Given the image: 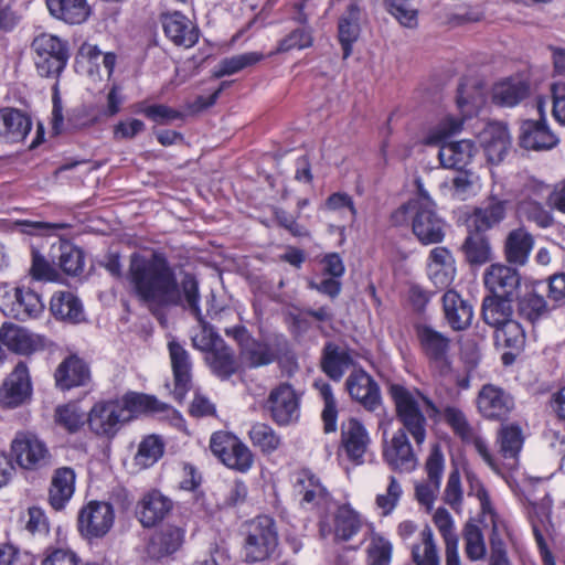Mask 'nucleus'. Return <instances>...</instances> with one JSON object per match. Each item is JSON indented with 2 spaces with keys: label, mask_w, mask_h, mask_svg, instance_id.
<instances>
[{
  "label": "nucleus",
  "mask_w": 565,
  "mask_h": 565,
  "mask_svg": "<svg viewBox=\"0 0 565 565\" xmlns=\"http://www.w3.org/2000/svg\"><path fill=\"white\" fill-rule=\"evenodd\" d=\"M445 321L455 331H462L471 326L473 306L458 291L448 289L441 297Z\"/></svg>",
  "instance_id": "nucleus-29"
},
{
  "label": "nucleus",
  "mask_w": 565,
  "mask_h": 565,
  "mask_svg": "<svg viewBox=\"0 0 565 565\" xmlns=\"http://www.w3.org/2000/svg\"><path fill=\"white\" fill-rule=\"evenodd\" d=\"M370 444V435L361 422L350 418L342 423L340 450L352 463L360 466L365 462Z\"/></svg>",
  "instance_id": "nucleus-20"
},
{
  "label": "nucleus",
  "mask_w": 565,
  "mask_h": 565,
  "mask_svg": "<svg viewBox=\"0 0 565 565\" xmlns=\"http://www.w3.org/2000/svg\"><path fill=\"white\" fill-rule=\"evenodd\" d=\"M516 213L540 228H548L555 222L553 213L540 201H518Z\"/></svg>",
  "instance_id": "nucleus-54"
},
{
  "label": "nucleus",
  "mask_w": 565,
  "mask_h": 565,
  "mask_svg": "<svg viewBox=\"0 0 565 565\" xmlns=\"http://www.w3.org/2000/svg\"><path fill=\"white\" fill-rule=\"evenodd\" d=\"M403 493L399 480L394 476H390L385 491L377 493L375 497V505L380 510V514L382 516L391 515L399 504Z\"/></svg>",
  "instance_id": "nucleus-56"
},
{
  "label": "nucleus",
  "mask_w": 565,
  "mask_h": 565,
  "mask_svg": "<svg viewBox=\"0 0 565 565\" xmlns=\"http://www.w3.org/2000/svg\"><path fill=\"white\" fill-rule=\"evenodd\" d=\"M318 525L322 537L333 536L335 542H349L362 530L364 520L351 504L343 503L331 515H320Z\"/></svg>",
  "instance_id": "nucleus-11"
},
{
  "label": "nucleus",
  "mask_w": 565,
  "mask_h": 565,
  "mask_svg": "<svg viewBox=\"0 0 565 565\" xmlns=\"http://www.w3.org/2000/svg\"><path fill=\"white\" fill-rule=\"evenodd\" d=\"M519 315L530 322H535L547 313V303L535 290L526 291L518 302Z\"/></svg>",
  "instance_id": "nucleus-57"
},
{
  "label": "nucleus",
  "mask_w": 565,
  "mask_h": 565,
  "mask_svg": "<svg viewBox=\"0 0 565 565\" xmlns=\"http://www.w3.org/2000/svg\"><path fill=\"white\" fill-rule=\"evenodd\" d=\"M313 44V35L312 30L309 26H300L291 32H289L286 36H284L277 44L275 51H273L269 56L280 53H286L292 50H305Z\"/></svg>",
  "instance_id": "nucleus-55"
},
{
  "label": "nucleus",
  "mask_w": 565,
  "mask_h": 565,
  "mask_svg": "<svg viewBox=\"0 0 565 565\" xmlns=\"http://www.w3.org/2000/svg\"><path fill=\"white\" fill-rule=\"evenodd\" d=\"M43 309L41 297L24 286L17 287L13 295H7L2 302L3 313L18 320L36 317Z\"/></svg>",
  "instance_id": "nucleus-22"
},
{
  "label": "nucleus",
  "mask_w": 565,
  "mask_h": 565,
  "mask_svg": "<svg viewBox=\"0 0 565 565\" xmlns=\"http://www.w3.org/2000/svg\"><path fill=\"white\" fill-rule=\"evenodd\" d=\"M463 249L466 257L470 264H484L490 259L491 249L488 239L475 234L467 237Z\"/></svg>",
  "instance_id": "nucleus-62"
},
{
  "label": "nucleus",
  "mask_w": 565,
  "mask_h": 565,
  "mask_svg": "<svg viewBox=\"0 0 565 565\" xmlns=\"http://www.w3.org/2000/svg\"><path fill=\"white\" fill-rule=\"evenodd\" d=\"M497 443L500 455L505 460L504 466L508 470H514L524 443L522 428L518 424L502 425L498 431Z\"/></svg>",
  "instance_id": "nucleus-36"
},
{
  "label": "nucleus",
  "mask_w": 565,
  "mask_h": 565,
  "mask_svg": "<svg viewBox=\"0 0 565 565\" xmlns=\"http://www.w3.org/2000/svg\"><path fill=\"white\" fill-rule=\"evenodd\" d=\"M31 47L38 74L57 79L70 58L67 43L53 34L42 33L34 38Z\"/></svg>",
  "instance_id": "nucleus-7"
},
{
  "label": "nucleus",
  "mask_w": 565,
  "mask_h": 565,
  "mask_svg": "<svg viewBox=\"0 0 565 565\" xmlns=\"http://www.w3.org/2000/svg\"><path fill=\"white\" fill-rule=\"evenodd\" d=\"M350 396L366 409L374 411L381 403L380 390L374 380L364 371H353L347 379Z\"/></svg>",
  "instance_id": "nucleus-34"
},
{
  "label": "nucleus",
  "mask_w": 565,
  "mask_h": 565,
  "mask_svg": "<svg viewBox=\"0 0 565 565\" xmlns=\"http://www.w3.org/2000/svg\"><path fill=\"white\" fill-rule=\"evenodd\" d=\"M265 58L260 52H245L242 54L233 55L223 58L213 70V76L221 78L230 76L243 71L246 67L253 66Z\"/></svg>",
  "instance_id": "nucleus-52"
},
{
  "label": "nucleus",
  "mask_w": 565,
  "mask_h": 565,
  "mask_svg": "<svg viewBox=\"0 0 565 565\" xmlns=\"http://www.w3.org/2000/svg\"><path fill=\"white\" fill-rule=\"evenodd\" d=\"M366 565H390L393 545L387 537L375 531L370 524L367 531Z\"/></svg>",
  "instance_id": "nucleus-48"
},
{
  "label": "nucleus",
  "mask_w": 565,
  "mask_h": 565,
  "mask_svg": "<svg viewBox=\"0 0 565 565\" xmlns=\"http://www.w3.org/2000/svg\"><path fill=\"white\" fill-rule=\"evenodd\" d=\"M495 339L507 348L518 349L523 345L525 334L522 326L518 321L510 319L495 329Z\"/></svg>",
  "instance_id": "nucleus-63"
},
{
  "label": "nucleus",
  "mask_w": 565,
  "mask_h": 565,
  "mask_svg": "<svg viewBox=\"0 0 565 565\" xmlns=\"http://www.w3.org/2000/svg\"><path fill=\"white\" fill-rule=\"evenodd\" d=\"M168 350L174 379L173 396L179 402H182L192 385L191 356L177 340L169 341Z\"/></svg>",
  "instance_id": "nucleus-21"
},
{
  "label": "nucleus",
  "mask_w": 565,
  "mask_h": 565,
  "mask_svg": "<svg viewBox=\"0 0 565 565\" xmlns=\"http://www.w3.org/2000/svg\"><path fill=\"white\" fill-rule=\"evenodd\" d=\"M31 128V119L21 110L11 107L0 109V138L7 142L23 141Z\"/></svg>",
  "instance_id": "nucleus-35"
},
{
  "label": "nucleus",
  "mask_w": 565,
  "mask_h": 565,
  "mask_svg": "<svg viewBox=\"0 0 565 565\" xmlns=\"http://www.w3.org/2000/svg\"><path fill=\"white\" fill-rule=\"evenodd\" d=\"M171 499L158 490L146 493L137 504L136 515L145 527H151L161 522L172 510Z\"/></svg>",
  "instance_id": "nucleus-33"
},
{
  "label": "nucleus",
  "mask_w": 565,
  "mask_h": 565,
  "mask_svg": "<svg viewBox=\"0 0 565 565\" xmlns=\"http://www.w3.org/2000/svg\"><path fill=\"white\" fill-rule=\"evenodd\" d=\"M138 114L145 115L148 119L157 124H168L181 118V113L162 104L149 105L145 102L138 103L136 106Z\"/></svg>",
  "instance_id": "nucleus-64"
},
{
  "label": "nucleus",
  "mask_w": 565,
  "mask_h": 565,
  "mask_svg": "<svg viewBox=\"0 0 565 565\" xmlns=\"http://www.w3.org/2000/svg\"><path fill=\"white\" fill-rule=\"evenodd\" d=\"M11 459L23 470L39 471L52 465L46 443L31 431H18L10 445Z\"/></svg>",
  "instance_id": "nucleus-8"
},
{
  "label": "nucleus",
  "mask_w": 565,
  "mask_h": 565,
  "mask_svg": "<svg viewBox=\"0 0 565 565\" xmlns=\"http://www.w3.org/2000/svg\"><path fill=\"white\" fill-rule=\"evenodd\" d=\"M115 523L113 505L106 501H89L78 512L77 527L88 540L104 537Z\"/></svg>",
  "instance_id": "nucleus-14"
},
{
  "label": "nucleus",
  "mask_w": 565,
  "mask_h": 565,
  "mask_svg": "<svg viewBox=\"0 0 565 565\" xmlns=\"http://www.w3.org/2000/svg\"><path fill=\"white\" fill-rule=\"evenodd\" d=\"M392 223L396 226L412 224V232L423 245L439 244L445 238V221L429 202L404 203L392 213Z\"/></svg>",
  "instance_id": "nucleus-4"
},
{
  "label": "nucleus",
  "mask_w": 565,
  "mask_h": 565,
  "mask_svg": "<svg viewBox=\"0 0 565 565\" xmlns=\"http://www.w3.org/2000/svg\"><path fill=\"white\" fill-rule=\"evenodd\" d=\"M463 550L471 562L483 561L487 556V543L482 529L475 522L468 521L462 529Z\"/></svg>",
  "instance_id": "nucleus-50"
},
{
  "label": "nucleus",
  "mask_w": 565,
  "mask_h": 565,
  "mask_svg": "<svg viewBox=\"0 0 565 565\" xmlns=\"http://www.w3.org/2000/svg\"><path fill=\"white\" fill-rule=\"evenodd\" d=\"M129 420L125 406L119 401H99L87 413L89 430L103 438L113 439L122 425Z\"/></svg>",
  "instance_id": "nucleus-13"
},
{
  "label": "nucleus",
  "mask_w": 565,
  "mask_h": 565,
  "mask_svg": "<svg viewBox=\"0 0 565 565\" xmlns=\"http://www.w3.org/2000/svg\"><path fill=\"white\" fill-rule=\"evenodd\" d=\"M127 277L134 295L153 313L185 303L182 281L179 284L174 267L162 252L134 253Z\"/></svg>",
  "instance_id": "nucleus-1"
},
{
  "label": "nucleus",
  "mask_w": 565,
  "mask_h": 565,
  "mask_svg": "<svg viewBox=\"0 0 565 565\" xmlns=\"http://www.w3.org/2000/svg\"><path fill=\"white\" fill-rule=\"evenodd\" d=\"M480 503V522L489 529V558L488 565H512L509 558L505 537L509 535L505 521L497 513L490 500L489 492L482 483L476 481L471 486Z\"/></svg>",
  "instance_id": "nucleus-5"
},
{
  "label": "nucleus",
  "mask_w": 565,
  "mask_h": 565,
  "mask_svg": "<svg viewBox=\"0 0 565 565\" xmlns=\"http://www.w3.org/2000/svg\"><path fill=\"white\" fill-rule=\"evenodd\" d=\"M480 145L488 162L498 164L503 161L511 148L508 127L501 122H490L479 135Z\"/></svg>",
  "instance_id": "nucleus-27"
},
{
  "label": "nucleus",
  "mask_w": 565,
  "mask_h": 565,
  "mask_svg": "<svg viewBox=\"0 0 565 565\" xmlns=\"http://www.w3.org/2000/svg\"><path fill=\"white\" fill-rule=\"evenodd\" d=\"M483 280L484 286L491 292L490 296L512 299L520 286L521 277L519 271L511 266L492 264L487 268Z\"/></svg>",
  "instance_id": "nucleus-28"
},
{
  "label": "nucleus",
  "mask_w": 565,
  "mask_h": 565,
  "mask_svg": "<svg viewBox=\"0 0 565 565\" xmlns=\"http://www.w3.org/2000/svg\"><path fill=\"white\" fill-rule=\"evenodd\" d=\"M75 471L70 467L57 468L52 477L49 499L55 510H62L75 491Z\"/></svg>",
  "instance_id": "nucleus-38"
},
{
  "label": "nucleus",
  "mask_w": 565,
  "mask_h": 565,
  "mask_svg": "<svg viewBox=\"0 0 565 565\" xmlns=\"http://www.w3.org/2000/svg\"><path fill=\"white\" fill-rule=\"evenodd\" d=\"M463 120L454 116H447L431 128L424 142L426 145H440L438 158L444 168L461 170L469 164L477 152L475 143L469 139L455 142L445 140L461 131Z\"/></svg>",
  "instance_id": "nucleus-3"
},
{
  "label": "nucleus",
  "mask_w": 565,
  "mask_h": 565,
  "mask_svg": "<svg viewBox=\"0 0 565 565\" xmlns=\"http://www.w3.org/2000/svg\"><path fill=\"white\" fill-rule=\"evenodd\" d=\"M184 529L167 525L153 537V544L158 545L160 554L169 555L181 547L184 542Z\"/></svg>",
  "instance_id": "nucleus-59"
},
{
  "label": "nucleus",
  "mask_w": 565,
  "mask_h": 565,
  "mask_svg": "<svg viewBox=\"0 0 565 565\" xmlns=\"http://www.w3.org/2000/svg\"><path fill=\"white\" fill-rule=\"evenodd\" d=\"M210 448L226 467L239 472L248 471L254 462L250 449L235 435L216 431L211 436Z\"/></svg>",
  "instance_id": "nucleus-12"
},
{
  "label": "nucleus",
  "mask_w": 565,
  "mask_h": 565,
  "mask_svg": "<svg viewBox=\"0 0 565 565\" xmlns=\"http://www.w3.org/2000/svg\"><path fill=\"white\" fill-rule=\"evenodd\" d=\"M360 13L361 10L356 3H350L347 11L339 20V41L343 50V58H348L352 53V45L360 35Z\"/></svg>",
  "instance_id": "nucleus-43"
},
{
  "label": "nucleus",
  "mask_w": 565,
  "mask_h": 565,
  "mask_svg": "<svg viewBox=\"0 0 565 565\" xmlns=\"http://www.w3.org/2000/svg\"><path fill=\"white\" fill-rule=\"evenodd\" d=\"M387 12L393 15L397 22L408 29H415L418 25V11L413 8L408 1L384 0Z\"/></svg>",
  "instance_id": "nucleus-61"
},
{
  "label": "nucleus",
  "mask_w": 565,
  "mask_h": 565,
  "mask_svg": "<svg viewBox=\"0 0 565 565\" xmlns=\"http://www.w3.org/2000/svg\"><path fill=\"white\" fill-rule=\"evenodd\" d=\"M125 406L126 416L130 417V414H152L160 418L169 419L170 423L178 429L183 430L185 422L181 414L172 406L160 402L154 396L141 394V393H128L122 397L120 402Z\"/></svg>",
  "instance_id": "nucleus-16"
},
{
  "label": "nucleus",
  "mask_w": 565,
  "mask_h": 565,
  "mask_svg": "<svg viewBox=\"0 0 565 565\" xmlns=\"http://www.w3.org/2000/svg\"><path fill=\"white\" fill-rule=\"evenodd\" d=\"M277 546L278 533L273 518L259 515L247 524L243 545L247 563L266 561L275 553Z\"/></svg>",
  "instance_id": "nucleus-6"
},
{
  "label": "nucleus",
  "mask_w": 565,
  "mask_h": 565,
  "mask_svg": "<svg viewBox=\"0 0 565 565\" xmlns=\"http://www.w3.org/2000/svg\"><path fill=\"white\" fill-rule=\"evenodd\" d=\"M416 335L420 350L429 363L441 372L448 370L451 340L429 326H418Z\"/></svg>",
  "instance_id": "nucleus-18"
},
{
  "label": "nucleus",
  "mask_w": 565,
  "mask_h": 565,
  "mask_svg": "<svg viewBox=\"0 0 565 565\" xmlns=\"http://www.w3.org/2000/svg\"><path fill=\"white\" fill-rule=\"evenodd\" d=\"M282 342H286L285 339H276L274 342H268L252 338L239 350L241 363L248 369L269 365L278 359Z\"/></svg>",
  "instance_id": "nucleus-30"
},
{
  "label": "nucleus",
  "mask_w": 565,
  "mask_h": 565,
  "mask_svg": "<svg viewBox=\"0 0 565 565\" xmlns=\"http://www.w3.org/2000/svg\"><path fill=\"white\" fill-rule=\"evenodd\" d=\"M534 245L533 236L523 227L513 230L505 241V257L509 263L524 265Z\"/></svg>",
  "instance_id": "nucleus-45"
},
{
  "label": "nucleus",
  "mask_w": 565,
  "mask_h": 565,
  "mask_svg": "<svg viewBox=\"0 0 565 565\" xmlns=\"http://www.w3.org/2000/svg\"><path fill=\"white\" fill-rule=\"evenodd\" d=\"M529 84L519 77H509L492 87V102L502 107H514L527 97Z\"/></svg>",
  "instance_id": "nucleus-39"
},
{
  "label": "nucleus",
  "mask_w": 565,
  "mask_h": 565,
  "mask_svg": "<svg viewBox=\"0 0 565 565\" xmlns=\"http://www.w3.org/2000/svg\"><path fill=\"white\" fill-rule=\"evenodd\" d=\"M507 201L490 198L482 206L476 209L471 217L478 232H486L504 220Z\"/></svg>",
  "instance_id": "nucleus-47"
},
{
  "label": "nucleus",
  "mask_w": 565,
  "mask_h": 565,
  "mask_svg": "<svg viewBox=\"0 0 565 565\" xmlns=\"http://www.w3.org/2000/svg\"><path fill=\"white\" fill-rule=\"evenodd\" d=\"M294 493L302 507L329 510L333 499L318 476L309 469H300L292 475Z\"/></svg>",
  "instance_id": "nucleus-15"
},
{
  "label": "nucleus",
  "mask_w": 565,
  "mask_h": 565,
  "mask_svg": "<svg viewBox=\"0 0 565 565\" xmlns=\"http://www.w3.org/2000/svg\"><path fill=\"white\" fill-rule=\"evenodd\" d=\"M477 408L486 419L501 422L514 409V399L503 388L486 384L478 393Z\"/></svg>",
  "instance_id": "nucleus-19"
},
{
  "label": "nucleus",
  "mask_w": 565,
  "mask_h": 565,
  "mask_svg": "<svg viewBox=\"0 0 565 565\" xmlns=\"http://www.w3.org/2000/svg\"><path fill=\"white\" fill-rule=\"evenodd\" d=\"M205 361L217 377L227 380L238 370V362L234 351L225 343L218 341L216 348L205 354Z\"/></svg>",
  "instance_id": "nucleus-42"
},
{
  "label": "nucleus",
  "mask_w": 565,
  "mask_h": 565,
  "mask_svg": "<svg viewBox=\"0 0 565 565\" xmlns=\"http://www.w3.org/2000/svg\"><path fill=\"white\" fill-rule=\"evenodd\" d=\"M444 419L458 437L463 441L472 443L476 451L495 473L503 475L500 465L489 449L487 440L480 436L473 435L470 424L459 408L451 406L446 407L444 411Z\"/></svg>",
  "instance_id": "nucleus-17"
},
{
  "label": "nucleus",
  "mask_w": 565,
  "mask_h": 565,
  "mask_svg": "<svg viewBox=\"0 0 565 565\" xmlns=\"http://www.w3.org/2000/svg\"><path fill=\"white\" fill-rule=\"evenodd\" d=\"M54 420L68 433H76L87 423V414L77 403L70 402L55 408Z\"/></svg>",
  "instance_id": "nucleus-53"
},
{
  "label": "nucleus",
  "mask_w": 565,
  "mask_h": 565,
  "mask_svg": "<svg viewBox=\"0 0 565 565\" xmlns=\"http://www.w3.org/2000/svg\"><path fill=\"white\" fill-rule=\"evenodd\" d=\"M456 273V262L448 248L437 246L430 249L427 257V275L436 288H448L452 284Z\"/></svg>",
  "instance_id": "nucleus-26"
},
{
  "label": "nucleus",
  "mask_w": 565,
  "mask_h": 565,
  "mask_svg": "<svg viewBox=\"0 0 565 565\" xmlns=\"http://www.w3.org/2000/svg\"><path fill=\"white\" fill-rule=\"evenodd\" d=\"M56 386L61 390L84 385L89 372L87 365L78 358L71 356L65 359L55 371Z\"/></svg>",
  "instance_id": "nucleus-40"
},
{
  "label": "nucleus",
  "mask_w": 565,
  "mask_h": 565,
  "mask_svg": "<svg viewBox=\"0 0 565 565\" xmlns=\"http://www.w3.org/2000/svg\"><path fill=\"white\" fill-rule=\"evenodd\" d=\"M166 36L178 46H194L200 38L199 28L183 13L174 11L161 15Z\"/></svg>",
  "instance_id": "nucleus-23"
},
{
  "label": "nucleus",
  "mask_w": 565,
  "mask_h": 565,
  "mask_svg": "<svg viewBox=\"0 0 565 565\" xmlns=\"http://www.w3.org/2000/svg\"><path fill=\"white\" fill-rule=\"evenodd\" d=\"M352 363L353 359L348 348L334 342L324 344L321 369L330 379L340 381Z\"/></svg>",
  "instance_id": "nucleus-37"
},
{
  "label": "nucleus",
  "mask_w": 565,
  "mask_h": 565,
  "mask_svg": "<svg viewBox=\"0 0 565 565\" xmlns=\"http://www.w3.org/2000/svg\"><path fill=\"white\" fill-rule=\"evenodd\" d=\"M512 299L501 298L495 296H488L482 301V318L483 321L493 327L498 328L512 319Z\"/></svg>",
  "instance_id": "nucleus-49"
},
{
  "label": "nucleus",
  "mask_w": 565,
  "mask_h": 565,
  "mask_svg": "<svg viewBox=\"0 0 565 565\" xmlns=\"http://www.w3.org/2000/svg\"><path fill=\"white\" fill-rule=\"evenodd\" d=\"M0 342L10 351L29 355L45 348V338L13 323L0 328Z\"/></svg>",
  "instance_id": "nucleus-25"
},
{
  "label": "nucleus",
  "mask_w": 565,
  "mask_h": 565,
  "mask_svg": "<svg viewBox=\"0 0 565 565\" xmlns=\"http://www.w3.org/2000/svg\"><path fill=\"white\" fill-rule=\"evenodd\" d=\"M300 404V393L291 384L282 382L270 390L264 409L275 424L286 427L299 420Z\"/></svg>",
  "instance_id": "nucleus-10"
},
{
  "label": "nucleus",
  "mask_w": 565,
  "mask_h": 565,
  "mask_svg": "<svg viewBox=\"0 0 565 565\" xmlns=\"http://www.w3.org/2000/svg\"><path fill=\"white\" fill-rule=\"evenodd\" d=\"M50 13L68 24H81L85 22L90 8L86 0H45Z\"/></svg>",
  "instance_id": "nucleus-41"
},
{
  "label": "nucleus",
  "mask_w": 565,
  "mask_h": 565,
  "mask_svg": "<svg viewBox=\"0 0 565 565\" xmlns=\"http://www.w3.org/2000/svg\"><path fill=\"white\" fill-rule=\"evenodd\" d=\"M315 386L318 388L320 396L323 399L324 407L321 414L323 422L324 433H334L337 430L338 409L335 398L332 393L330 384L324 382H317Z\"/></svg>",
  "instance_id": "nucleus-58"
},
{
  "label": "nucleus",
  "mask_w": 565,
  "mask_h": 565,
  "mask_svg": "<svg viewBox=\"0 0 565 565\" xmlns=\"http://www.w3.org/2000/svg\"><path fill=\"white\" fill-rule=\"evenodd\" d=\"M412 558L416 565H440L439 548L430 526L426 525L412 546Z\"/></svg>",
  "instance_id": "nucleus-44"
},
{
  "label": "nucleus",
  "mask_w": 565,
  "mask_h": 565,
  "mask_svg": "<svg viewBox=\"0 0 565 565\" xmlns=\"http://www.w3.org/2000/svg\"><path fill=\"white\" fill-rule=\"evenodd\" d=\"M182 290L184 296V308L189 309L198 319L201 324V329L198 333L191 337L193 348L209 353L218 341H224L220 334L214 330V328L206 322L201 312L200 308V290H199V281L194 277V275L190 273H185L182 276Z\"/></svg>",
  "instance_id": "nucleus-9"
},
{
  "label": "nucleus",
  "mask_w": 565,
  "mask_h": 565,
  "mask_svg": "<svg viewBox=\"0 0 565 565\" xmlns=\"http://www.w3.org/2000/svg\"><path fill=\"white\" fill-rule=\"evenodd\" d=\"M162 454L163 443L157 436L151 435L140 443L135 460L141 468H148L157 462Z\"/></svg>",
  "instance_id": "nucleus-60"
},
{
  "label": "nucleus",
  "mask_w": 565,
  "mask_h": 565,
  "mask_svg": "<svg viewBox=\"0 0 565 565\" xmlns=\"http://www.w3.org/2000/svg\"><path fill=\"white\" fill-rule=\"evenodd\" d=\"M384 460L395 471L412 472L416 469L418 460L415 451L403 429L394 433L390 444L384 449Z\"/></svg>",
  "instance_id": "nucleus-24"
},
{
  "label": "nucleus",
  "mask_w": 565,
  "mask_h": 565,
  "mask_svg": "<svg viewBox=\"0 0 565 565\" xmlns=\"http://www.w3.org/2000/svg\"><path fill=\"white\" fill-rule=\"evenodd\" d=\"M50 309L57 319L78 323L84 319L81 301L70 291L55 292L50 302Z\"/></svg>",
  "instance_id": "nucleus-46"
},
{
  "label": "nucleus",
  "mask_w": 565,
  "mask_h": 565,
  "mask_svg": "<svg viewBox=\"0 0 565 565\" xmlns=\"http://www.w3.org/2000/svg\"><path fill=\"white\" fill-rule=\"evenodd\" d=\"M248 437L253 446L266 455L275 452L282 444L281 436L266 423H254L248 430Z\"/></svg>",
  "instance_id": "nucleus-51"
},
{
  "label": "nucleus",
  "mask_w": 565,
  "mask_h": 565,
  "mask_svg": "<svg viewBox=\"0 0 565 565\" xmlns=\"http://www.w3.org/2000/svg\"><path fill=\"white\" fill-rule=\"evenodd\" d=\"M519 138L521 147L536 151L553 149L559 142V139L544 119L524 120L520 128Z\"/></svg>",
  "instance_id": "nucleus-32"
},
{
  "label": "nucleus",
  "mask_w": 565,
  "mask_h": 565,
  "mask_svg": "<svg viewBox=\"0 0 565 565\" xmlns=\"http://www.w3.org/2000/svg\"><path fill=\"white\" fill-rule=\"evenodd\" d=\"M388 393L395 404L397 419L403 430L409 434L417 446H422L427 435V419L422 406L437 413L436 405L418 390H409L401 384H391Z\"/></svg>",
  "instance_id": "nucleus-2"
},
{
  "label": "nucleus",
  "mask_w": 565,
  "mask_h": 565,
  "mask_svg": "<svg viewBox=\"0 0 565 565\" xmlns=\"http://www.w3.org/2000/svg\"><path fill=\"white\" fill-rule=\"evenodd\" d=\"M31 391L28 366L19 362L2 384L0 401L7 407H17L31 395Z\"/></svg>",
  "instance_id": "nucleus-31"
}]
</instances>
